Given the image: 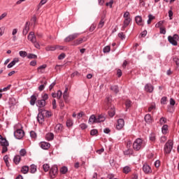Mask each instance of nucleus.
Instances as JSON below:
<instances>
[{
  "label": "nucleus",
  "mask_w": 179,
  "mask_h": 179,
  "mask_svg": "<svg viewBox=\"0 0 179 179\" xmlns=\"http://www.w3.org/2000/svg\"><path fill=\"white\" fill-rule=\"evenodd\" d=\"M111 101H112L111 96H108V98H106L105 109L109 110L108 115L110 117H113L115 114V110L113 105H111Z\"/></svg>",
  "instance_id": "obj_1"
},
{
  "label": "nucleus",
  "mask_w": 179,
  "mask_h": 179,
  "mask_svg": "<svg viewBox=\"0 0 179 179\" xmlns=\"http://www.w3.org/2000/svg\"><path fill=\"white\" fill-rule=\"evenodd\" d=\"M145 146V143L141 138H136L133 144L134 150L138 151L143 148Z\"/></svg>",
  "instance_id": "obj_2"
},
{
  "label": "nucleus",
  "mask_w": 179,
  "mask_h": 179,
  "mask_svg": "<svg viewBox=\"0 0 179 179\" xmlns=\"http://www.w3.org/2000/svg\"><path fill=\"white\" fill-rule=\"evenodd\" d=\"M173 143L172 140H169V141H167V143L165 144L164 152L166 155H169L171 153L173 149Z\"/></svg>",
  "instance_id": "obj_3"
},
{
  "label": "nucleus",
  "mask_w": 179,
  "mask_h": 179,
  "mask_svg": "<svg viewBox=\"0 0 179 179\" xmlns=\"http://www.w3.org/2000/svg\"><path fill=\"white\" fill-rule=\"evenodd\" d=\"M0 144L2 146V153H5L7 152L8 148L7 147L9 145L6 138H3V137L0 138Z\"/></svg>",
  "instance_id": "obj_4"
},
{
  "label": "nucleus",
  "mask_w": 179,
  "mask_h": 179,
  "mask_svg": "<svg viewBox=\"0 0 179 179\" xmlns=\"http://www.w3.org/2000/svg\"><path fill=\"white\" fill-rule=\"evenodd\" d=\"M168 40L173 45L176 46L179 41V36L177 34H174L173 36H169Z\"/></svg>",
  "instance_id": "obj_5"
},
{
  "label": "nucleus",
  "mask_w": 179,
  "mask_h": 179,
  "mask_svg": "<svg viewBox=\"0 0 179 179\" xmlns=\"http://www.w3.org/2000/svg\"><path fill=\"white\" fill-rule=\"evenodd\" d=\"M24 135V131H23L22 129H17V130L14 133V136L17 139H22Z\"/></svg>",
  "instance_id": "obj_6"
},
{
  "label": "nucleus",
  "mask_w": 179,
  "mask_h": 179,
  "mask_svg": "<svg viewBox=\"0 0 179 179\" xmlns=\"http://www.w3.org/2000/svg\"><path fill=\"white\" fill-rule=\"evenodd\" d=\"M79 35H80V34H78V33H74V34H70L65 38V42L72 41L75 40L76 38H77L79 36Z\"/></svg>",
  "instance_id": "obj_7"
},
{
  "label": "nucleus",
  "mask_w": 179,
  "mask_h": 179,
  "mask_svg": "<svg viewBox=\"0 0 179 179\" xmlns=\"http://www.w3.org/2000/svg\"><path fill=\"white\" fill-rule=\"evenodd\" d=\"M57 49L62 50L63 47L61 45H48L45 48L46 51H55Z\"/></svg>",
  "instance_id": "obj_8"
},
{
  "label": "nucleus",
  "mask_w": 179,
  "mask_h": 179,
  "mask_svg": "<svg viewBox=\"0 0 179 179\" xmlns=\"http://www.w3.org/2000/svg\"><path fill=\"white\" fill-rule=\"evenodd\" d=\"M124 126V120L123 119H118L116 125V129L117 130H121Z\"/></svg>",
  "instance_id": "obj_9"
},
{
  "label": "nucleus",
  "mask_w": 179,
  "mask_h": 179,
  "mask_svg": "<svg viewBox=\"0 0 179 179\" xmlns=\"http://www.w3.org/2000/svg\"><path fill=\"white\" fill-rule=\"evenodd\" d=\"M135 21L138 26L143 27L144 21L143 20V18L141 15L136 16Z\"/></svg>",
  "instance_id": "obj_10"
},
{
  "label": "nucleus",
  "mask_w": 179,
  "mask_h": 179,
  "mask_svg": "<svg viewBox=\"0 0 179 179\" xmlns=\"http://www.w3.org/2000/svg\"><path fill=\"white\" fill-rule=\"evenodd\" d=\"M58 171V169L57 166H52L50 171V175L52 178H54L55 176L57 175Z\"/></svg>",
  "instance_id": "obj_11"
},
{
  "label": "nucleus",
  "mask_w": 179,
  "mask_h": 179,
  "mask_svg": "<svg viewBox=\"0 0 179 179\" xmlns=\"http://www.w3.org/2000/svg\"><path fill=\"white\" fill-rule=\"evenodd\" d=\"M28 40L31 41L32 43H36V37L33 31H31L28 35Z\"/></svg>",
  "instance_id": "obj_12"
},
{
  "label": "nucleus",
  "mask_w": 179,
  "mask_h": 179,
  "mask_svg": "<svg viewBox=\"0 0 179 179\" xmlns=\"http://www.w3.org/2000/svg\"><path fill=\"white\" fill-rule=\"evenodd\" d=\"M85 38H79L73 41V45L77 46L82 44L83 42H85Z\"/></svg>",
  "instance_id": "obj_13"
},
{
  "label": "nucleus",
  "mask_w": 179,
  "mask_h": 179,
  "mask_svg": "<svg viewBox=\"0 0 179 179\" xmlns=\"http://www.w3.org/2000/svg\"><path fill=\"white\" fill-rule=\"evenodd\" d=\"M131 22V18L124 19L123 26L122 27V31H124V29L129 26Z\"/></svg>",
  "instance_id": "obj_14"
},
{
  "label": "nucleus",
  "mask_w": 179,
  "mask_h": 179,
  "mask_svg": "<svg viewBox=\"0 0 179 179\" xmlns=\"http://www.w3.org/2000/svg\"><path fill=\"white\" fill-rule=\"evenodd\" d=\"M18 62H19V59H18L17 57H15V58L13 59V60L10 63H9V64H8V66H7L8 69L12 68L13 66H15V64L16 63H18Z\"/></svg>",
  "instance_id": "obj_15"
},
{
  "label": "nucleus",
  "mask_w": 179,
  "mask_h": 179,
  "mask_svg": "<svg viewBox=\"0 0 179 179\" xmlns=\"http://www.w3.org/2000/svg\"><path fill=\"white\" fill-rule=\"evenodd\" d=\"M39 112L43 115V116L45 117H49L51 116V113L48 112V110H44L43 109H39Z\"/></svg>",
  "instance_id": "obj_16"
},
{
  "label": "nucleus",
  "mask_w": 179,
  "mask_h": 179,
  "mask_svg": "<svg viewBox=\"0 0 179 179\" xmlns=\"http://www.w3.org/2000/svg\"><path fill=\"white\" fill-rule=\"evenodd\" d=\"M40 146L43 150H48L50 147V144L49 143H45V141H43L41 143Z\"/></svg>",
  "instance_id": "obj_17"
},
{
  "label": "nucleus",
  "mask_w": 179,
  "mask_h": 179,
  "mask_svg": "<svg viewBox=\"0 0 179 179\" xmlns=\"http://www.w3.org/2000/svg\"><path fill=\"white\" fill-rule=\"evenodd\" d=\"M143 170L146 174H149L152 172L151 168L148 164L143 166Z\"/></svg>",
  "instance_id": "obj_18"
},
{
  "label": "nucleus",
  "mask_w": 179,
  "mask_h": 179,
  "mask_svg": "<svg viewBox=\"0 0 179 179\" xmlns=\"http://www.w3.org/2000/svg\"><path fill=\"white\" fill-rule=\"evenodd\" d=\"M153 90H154V88H153L152 85H151V84H146V85L145 87V90L147 92L152 93Z\"/></svg>",
  "instance_id": "obj_19"
},
{
  "label": "nucleus",
  "mask_w": 179,
  "mask_h": 179,
  "mask_svg": "<svg viewBox=\"0 0 179 179\" xmlns=\"http://www.w3.org/2000/svg\"><path fill=\"white\" fill-rule=\"evenodd\" d=\"M96 117V123L103 122L105 121L106 117L103 115H98Z\"/></svg>",
  "instance_id": "obj_20"
},
{
  "label": "nucleus",
  "mask_w": 179,
  "mask_h": 179,
  "mask_svg": "<svg viewBox=\"0 0 179 179\" xmlns=\"http://www.w3.org/2000/svg\"><path fill=\"white\" fill-rule=\"evenodd\" d=\"M46 103L45 101H43V99H39L37 101L36 106L38 108H43L45 106Z\"/></svg>",
  "instance_id": "obj_21"
},
{
  "label": "nucleus",
  "mask_w": 179,
  "mask_h": 179,
  "mask_svg": "<svg viewBox=\"0 0 179 179\" xmlns=\"http://www.w3.org/2000/svg\"><path fill=\"white\" fill-rule=\"evenodd\" d=\"M63 129V127L62 124H56L55 127V131L56 133L59 134L62 132Z\"/></svg>",
  "instance_id": "obj_22"
},
{
  "label": "nucleus",
  "mask_w": 179,
  "mask_h": 179,
  "mask_svg": "<svg viewBox=\"0 0 179 179\" xmlns=\"http://www.w3.org/2000/svg\"><path fill=\"white\" fill-rule=\"evenodd\" d=\"M29 30V23L28 22H26L24 28L22 31V34L24 36H26L28 34V31Z\"/></svg>",
  "instance_id": "obj_23"
},
{
  "label": "nucleus",
  "mask_w": 179,
  "mask_h": 179,
  "mask_svg": "<svg viewBox=\"0 0 179 179\" xmlns=\"http://www.w3.org/2000/svg\"><path fill=\"white\" fill-rule=\"evenodd\" d=\"M44 116L42 115L41 112H39L38 117H37V120L40 124H42L44 122Z\"/></svg>",
  "instance_id": "obj_24"
},
{
  "label": "nucleus",
  "mask_w": 179,
  "mask_h": 179,
  "mask_svg": "<svg viewBox=\"0 0 179 179\" xmlns=\"http://www.w3.org/2000/svg\"><path fill=\"white\" fill-rule=\"evenodd\" d=\"M89 123L90 124H92L94 123H97L96 122V116H94V115H92L89 119Z\"/></svg>",
  "instance_id": "obj_25"
},
{
  "label": "nucleus",
  "mask_w": 179,
  "mask_h": 179,
  "mask_svg": "<svg viewBox=\"0 0 179 179\" xmlns=\"http://www.w3.org/2000/svg\"><path fill=\"white\" fill-rule=\"evenodd\" d=\"M38 95L37 94L36 95H31V100H30V104L31 106H34L36 101L37 100Z\"/></svg>",
  "instance_id": "obj_26"
},
{
  "label": "nucleus",
  "mask_w": 179,
  "mask_h": 179,
  "mask_svg": "<svg viewBox=\"0 0 179 179\" xmlns=\"http://www.w3.org/2000/svg\"><path fill=\"white\" fill-rule=\"evenodd\" d=\"M46 68V64H43L38 67L37 70L38 73H43L44 71V69Z\"/></svg>",
  "instance_id": "obj_27"
},
{
  "label": "nucleus",
  "mask_w": 179,
  "mask_h": 179,
  "mask_svg": "<svg viewBox=\"0 0 179 179\" xmlns=\"http://www.w3.org/2000/svg\"><path fill=\"white\" fill-rule=\"evenodd\" d=\"M53 138H54V134L52 133H48V134H46L45 136V138L48 141H52L53 140Z\"/></svg>",
  "instance_id": "obj_28"
},
{
  "label": "nucleus",
  "mask_w": 179,
  "mask_h": 179,
  "mask_svg": "<svg viewBox=\"0 0 179 179\" xmlns=\"http://www.w3.org/2000/svg\"><path fill=\"white\" fill-rule=\"evenodd\" d=\"M42 84L41 85H40V87H38V90L39 91H43L44 90L45 86L47 85V81H41Z\"/></svg>",
  "instance_id": "obj_29"
},
{
  "label": "nucleus",
  "mask_w": 179,
  "mask_h": 179,
  "mask_svg": "<svg viewBox=\"0 0 179 179\" xmlns=\"http://www.w3.org/2000/svg\"><path fill=\"white\" fill-rule=\"evenodd\" d=\"M110 90H111L112 91H113L115 94H117L118 92H119L117 85H113V86L110 87Z\"/></svg>",
  "instance_id": "obj_30"
},
{
  "label": "nucleus",
  "mask_w": 179,
  "mask_h": 179,
  "mask_svg": "<svg viewBox=\"0 0 179 179\" xmlns=\"http://www.w3.org/2000/svg\"><path fill=\"white\" fill-rule=\"evenodd\" d=\"M168 132V126L167 124H164L162 127V134L166 135Z\"/></svg>",
  "instance_id": "obj_31"
},
{
  "label": "nucleus",
  "mask_w": 179,
  "mask_h": 179,
  "mask_svg": "<svg viewBox=\"0 0 179 179\" xmlns=\"http://www.w3.org/2000/svg\"><path fill=\"white\" fill-rule=\"evenodd\" d=\"M20 159H21V158H20V157L19 155L15 156L14 159H13L14 163L15 164H18L19 162H20Z\"/></svg>",
  "instance_id": "obj_32"
},
{
  "label": "nucleus",
  "mask_w": 179,
  "mask_h": 179,
  "mask_svg": "<svg viewBox=\"0 0 179 179\" xmlns=\"http://www.w3.org/2000/svg\"><path fill=\"white\" fill-rule=\"evenodd\" d=\"M104 22H105L104 18L102 17L100 22L99 23L98 29H101L104 25Z\"/></svg>",
  "instance_id": "obj_33"
},
{
  "label": "nucleus",
  "mask_w": 179,
  "mask_h": 179,
  "mask_svg": "<svg viewBox=\"0 0 179 179\" xmlns=\"http://www.w3.org/2000/svg\"><path fill=\"white\" fill-rule=\"evenodd\" d=\"M29 171V167L28 166H23L22 168L21 172L24 174H27Z\"/></svg>",
  "instance_id": "obj_34"
},
{
  "label": "nucleus",
  "mask_w": 179,
  "mask_h": 179,
  "mask_svg": "<svg viewBox=\"0 0 179 179\" xmlns=\"http://www.w3.org/2000/svg\"><path fill=\"white\" fill-rule=\"evenodd\" d=\"M145 120L146 122L150 123L152 120V117H151L150 115H145Z\"/></svg>",
  "instance_id": "obj_35"
},
{
  "label": "nucleus",
  "mask_w": 179,
  "mask_h": 179,
  "mask_svg": "<svg viewBox=\"0 0 179 179\" xmlns=\"http://www.w3.org/2000/svg\"><path fill=\"white\" fill-rule=\"evenodd\" d=\"M130 171H131V168L129 167V166H125V167L123 169V173H125V174L129 173Z\"/></svg>",
  "instance_id": "obj_36"
},
{
  "label": "nucleus",
  "mask_w": 179,
  "mask_h": 179,
  "mask_svg": "<svg viewBox=\"0 0 179 179\" xmlns=\"http://www.w3.org/2000/svg\"><path fill=\"white\" fill-rule=\"evenodd\" d=\"M148 17H149V19H148V24H150L152 20H155V17L153 16L152 15L150 14V15H148Z\"/></svg>",
  "instance_id": "obj_37"
},
{
  "label": "nucleus",
  "mask_w": 179,
  "mask_h": 179,
  "mask_svg": "<svg viewBox=\"0 0 179 179\" xmlns=\"http://www.w3.org/2000/svg\"><path fill=\"white\" fill-rule=\"evenodd\" d=\"M150 140L152 142H155L156 140V135L155 134V133H151L150 136Z\"/></svg>",
  "instance_id": "obj_38"
},
{
  "label": "nucleus",
  "mask_w": 179,
  "mask_h": 179,
  "mask_svg": "<svg viewBox=\"0 0 179 179\" xmlns=\"http://www.w3.org/2000/svg\"><path fill=\"white\" fill-rule=\"evenodd\" d=\"M36 171V166L35 165H31L30 166V173H34Z\"/></svg>",
  "instance_id": "obj_39"
},
{
  "label": "nucleus",
  "mask_w": 179,
  "mask_h": 179,
  "mask_svg": "<svg viewBox=\"0 0 179 179\" xmlns=\"http://www.w3.org/2000/svg\"><path fill=\"white\" fill-rule=\"evenodd\" d=\"M124 20H127V19H131L130 17V13L129 11H126L123 15Z\"/></svg>",
  "instance_id": "obj_40"
},
{
  "label": "nucleus",
  "mask_w": 179,
  "mask_h": 179,
  "mask_svg": "<svg viewBox=\"0 0 179 179\" xmlns=\"http://www.w3.org/2000/svg\"><path fill=\"white\" fill-rule=\"evenodd\" d=\"M19 55L21 57H25L27 56V53L26 51H22V50H20V52H19Z\"/></svg>",
  "instance_id": "obj_41"
},
{
  "label": "nucleus",
  "mask_w": 179,
  "mask_h": 179,
  "mask_svg": "<svg viewBox=\"0 0 179 179\" xmlns=\"http://www.w3.org/2000/svg\"><path fill=\"white\" fill-rule=\"evenodd\" d=\"M27 57L28 59H36L37 58V56L33 53L28 54Z\"/></svg>",
  "instance_id": "obj_42"
},
{
  "label": "nucleus",
  "mask_w": 179,
  "mask_h": 179,
  "mask_svg": "<svg viewBox=\"0 0 179 179\" xmlns=\"http://www.w3.org/2000/svg\"><path fill=\"white\" fill-rule=\"evenodd\" d=\"M110 51V45H106V47L103 48V52L104 53H108Z\"/></svg>",
  "instance_id": "obj_43"
},
{
  "label": "nucleus",
  "mask_w": 179,
  "mask_h": 179,
  "mask_svg": "<svg viewBox=\"0 0 179 179\" xmlns=\"http://www.w3.org/2000/svg\"><path fill=\"white\" fill-rule=\"evenodd\" d=\"M72 125H73V120H71V119H68V120L66 122L67 127H72Z\"/></svg>",
  "instance_id": "obj_44"
},
{
  "label": "nucleus",
  "mask_w": 179,
  "mask_h": 179,
  "mask_svg": "<svg viewBox=\"0 0 179 179\" xmlns=\"http://www.w3.org/2000/svg\"><path fill=\"white\" fill-rule=\"evenodd\" d=\"M97 134H98V131L96 129H93V130H91L90 131V134L92 136H96Z\"/></svg>",
  "instance_id": "obj_45"
},
{
  "label": "nucleus",
  "mask_w": 179,
  "mask_h": 179,
  "mask_svg": "<svg viewBox=\"0 0 179 179\" xmlns=\"http://www.w3.org/2000/svg\"><path fill=\"white\" fill-rule=\"evenodd\" d=\"M68 171V169L65 166L62 167L61 169H60V172L62 173V174H65Z\"/></svg>",
  "instance_id": "obj_46"
},
{
  "label": "nucleus",
  "mask_w": 179,
  "mask_h": 179,
  "mask_svg": "<svg viewBox=\"0 0 179 179\" xmlns=\"http://www.w3.org/2000/svg\"><path fill=\"white\" fill-rule=\"evenodd\" d=\"M166 122V117H161L160 120H159V123L161 125L165 124Z\"/></svg>",
  "instance_id": "obj_47"
},
{
  "label": "nucleus",
  "mask_w": 179,
  "mask_h": 179,
  "mask_svg": "<svg viewBox=\"0 0 179 179\" xmlns=\"http://www.w3.org/2000/svg\"><path fill=\"white\" fill-rule=\"evenodd\" d=\"M124 153L125 155H129L132 153V150H131V148H128V150H126L124 152Z\"/></svg>",
  "instance_id": "obj_48"
},
{
  "label": "nucleus",
  "mask_w": 179,
  "mask_h": 179,
  "mask_svg": "<svg viewBox=\"0 0 179 179\" xmlns=\"http://www.w3.org/2000/svg\"><path fill=\"white\" fill-rule=\"evenodd\" d=\"M80 128L82 130L86 129L87 128V124H85V123H81V124H80Z\"/></svg>",
  "instance_id": "obj_49"
},
{
  "label": "nucleus",
  "mask_w": 179,
  "mask_h": 179,
  "mask_svg": "<svg viewBox=\"0 0 179 179\" xmlns=\"http://www.w3.org/2000/svg\"><path fill=\"white\" fill-rule=\"evenodd\" d=\"M66 55L64 53H61L59 56H58V59L59 60H62L65 58Z\"/></svg>",
  "instance_id": "obj_50"
},
{
  "label": "nucleus",
  "mask_w": 179,
  "mask_h": 179,
  "mask_svg": "<svg viewBox=\"0 0 179 179\" xmlns=\"http://www.w3.org/2000/svg\"><path fill=\"white\" fill-rule=\"evenodd\" d=\"M147 35V30H144L139 36L140 38H145Z\"/></svg>",
  "instance_id": "obj_51"
},
{
  "label": "nucleus",
  "mask_w": 179,
  "mask_h": 179,
  "mask_svg": "<svg viewBox=\"0 0 179 179\" xmlns=\"http://www.w3.org/2000/svg\"><path fill=\"white\" fill-rule=\"evenodd\" d=\"M62 95V91H60V90L57 91L56 96L58 99H59L61 98Z\"/></svg>",
  "instance_id": "obj_52"
},
{
  "label": "nucleus",
  "mask_w": 179,
  "mask_h": 179,
  "mask_svg": "<svg viewBox=\"0 0 179 179\" xmlns=\"http://www.w3.org/2000/svg\"><path fill=\"white\" fill-rule=\"evenodd\" d=\"M49 169H50L49 165H48V164H44L43 165V170L45 171V172L48 171Z\"/></svg>",
  "instance_id": "obj_53"
},
{
  "label": "nucleus",
  "mask_w": 179,
  "mask_h": 179,
  "mask_svg": "<svg viewBox=\"0 0 179 179\" xmlns=\"http://www.w3.org/2000/svg\"><path fill=\"white\" fill-rule=\"evenodd\" d=\"M30 136L32 138L35 139L36 138V133L35 131H30Z\"/></svg>",
  "instance_id": "obj_54"
},
{
  "label": "nucleus",
  "mask_w": 179,
  "mask_h": 179,
  "mask_svg": "<svg viewBox=\"0 0 179 179\" xmlns=\"http://www.w3.org/2000/svg\"><path fill=\"white\" fill-rule=\"evenodd\" d=\"M166 100H167L166 96H163V98H162L161 99V103L165 105Z\"/></svg>",
  "instance_id": "obj_55"
},
{
  "label": "nucleus",
  "mask_w": 179,
  "mask_h": 179,
  "mask_svg": "<svg viewBox=\"0 0 179 179\" xmlns=\"http://www.w3.org/2000/svg\"><path fill=\"white\" fill-rule=\"evenodd\" d=\"M166 29L164 27H160V34H166Z\"/></svg>",
  "instance_id": "obj_56"
},
{
  "label": "nucleus",
  "mask_w": 179,
  "mask_h": 179,
  "mask_svg": "<svg viewBox=\"0 0 179 179\" xmlns=\"http://www.w3.org/2000/svg\"><path fill=\"white\" fill-rule=\"evenodd\" d=\"M166 139H167V137H166V136H162V137H161L160 138V141L161 143H164L166 142Z\"/></svg>",
  "instance_id": "obj_57"
},
{
  "label": "nucleus",
  "mask_w": 179,
  "mask_h": 179,
  "mask_svg": "<svg viewBox=\"0 0 179 179\" xmlns=\"http://www.w3.org/2000/svg\"><path fill=\"white\" fill-rule=\"evenodd\" d=\"M163 23H164V21H159V22H157L156 24V27L157 28L161 27L162 26Z\"/></svg>",
  "instance_id": "obj_58"
},
{
  "label": "nucleus",
  "mask_w": 179,
  "mask_h": 179,
  "mask_svg": "<svg viewBox=\"0 0 179 179\" xmlns=\"http://www.w3.org/2000/svg\"><path fill=\"white\" fill-rule=\"evenodd\" d=\"M173 61H174V62L176 64L177 67H178V66H179V59L177 58V57H174V58H173Z\"/></svg>",
  "instance_id": "obj_59"
},
{
  "label": "nucleus",
  "mask_w": 179,
  "mask_h": 179,
  "mask_svg": "<svg viewBox=\"0 0 179 179\" xmlns=\"http://www.w3.org/2000/svg\"><path fill=\"white\" fill-rule=\"evenodd\" d=\"M131 101H126V106L127 108L131 107Z\"/></svg>",
  "instance_id": "obj_60"
},
{
  "label": "nucleus",
  "mask_w": 179,
  "mask_h": 179,
  "mask_svg": "<svg viewBox=\"0 0 179 179\" xmlns=\"http://www.w3.org/2000/svg\"><path fill=\"white\" fill-rule=\"evenodd\" d=\"M26 151L25 150L22 149L20 152V154L22 157H24L25 155H26Z\"/></svg>",
  "instance_id": "obj_61"
},
{
  "label": "nucleus",
  "mask_w": 179,
  "mask_h": 179,
  "mask_svg": "<svg viewBox=\"0 0 179 179\" xmlns=\"http://www.w3.org/2000/svg\"><path fill=\"white\" fill-rule=\"evenodd\" d=\"M155 109V105H151V106H150V108H148V111L151 112L152 110Z\"/></svg>",
  "instance_id": "obj_62"
},
{
  "label": "nucleus",
  "mask_w": 179,
  "mask_h": 179,
  "mask_svg": "<svg viewBox=\"0 0 179 179\" xmlns=\"http://www.w3.org/2000/svg\"><path fill=\"white\" fill-rule=\"evenodd\" d=\"M83 115H85L84 112H80V113L78 114V119H80Z\"/></svg>",
  "instance_id": "obj_63"
},
{
  "label": "nucleus",
  "mask_w": 179,
  "mask_h": 179,
  "mask_svg": "<svg viewBox=\"0 0 179 179\" xmlns=\"http://www.w3.org/2000/svg\"><path fill=\"white\" fill-rule=\"evenodd\" d=\"M108 179H117L114 178L113 175H108L107 177Z\"/></svg>",
  "instance_id": "obj_64"
}]
</instances>
